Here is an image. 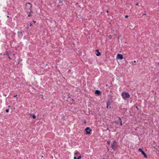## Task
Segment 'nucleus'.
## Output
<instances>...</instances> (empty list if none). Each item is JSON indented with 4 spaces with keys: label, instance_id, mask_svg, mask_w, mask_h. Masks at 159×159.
Masks as SVG:
<instances>
[{
    "label": "nucleus",
    "instance_id": "9",
    "mask_svg": "<svg viewBox=\"0 0 159 159\" xmlns=\"http://www.w3.org/2000/svg\"><path fill=\"white\" fill-rule=\"evenodd\" d=\"M109 105H110V104H109V102H107V108H108V109H110L111 108V107L110 106H109Z\"/></svg>",
    "mask_w": 159,
    "mask_h": 159
},
{
    "label": "nucleus",
    "instance_id": "27",
    "mask_svg": "<svg viewBox=\"0 0 159 159\" xmlns=\"http://www.w3.org/2000/svg\"><path fill=\"white\" fill-rule=\"evenodd\" d=\"M8 58H9V59H11V57H10V56H9V57H8Z\"/></svg>",
    "mask_w": 159,
    "mask_h": 159
},
{
    "label": "nucleus",
    "instance_id": "32",
    "mask_svg": "<svg viewBox=\"0 0 159 159\" xmlns=\"http://www.w3.org/2000/svg\"><path fill=\"white\" fill-rule=\"evenodd\" d=\"M107 12H108V10H107Z\"/></svg>",
    "mask_w": 159,
    "mask_h": 159
},
{
    "label": "nucleus",
    "instance_id": "10",
    "mask_svg": "<svg viewBox=\"0 0 159 159\" xmlns=\"http://www.w3.org/2000/svg\"><path fill=\"white\" fill-rule=\"evenodd\" d=\"M30 116H32L33 119H35L36 117V116L34 114H30Z\"/></svg>",
    "mask_w": 159,
    "mask_h": 159
},
{
    "label": "nucleus",
    "instance_id": "23",
    "mask_svg": "<svg viewBox=\"0 0 159 159\" xmlns=\"http://www.w3.org/2000/svg\"><path fill=\"white\" fill-rule=\"evenodd\" d=\"M109 38H110V39H111V36H109Z\"/></svg>",
    "mask_w": 159,
    "mask_h": 159
},
{
    "label": "nucleus",
    "instance_id": "8",
    "mask_svg": "<svg viewBox=\"0 0 159 159\" xmlns=\"http://www.w3.org/2000/svg\"><path fill=\"white\" fill-rule=\"evenodd\" d=\"M81 156L80 154V155L77 158L76 157H74V159H81Z\"/></svg>",
    "mask_w": 159,
    "mask_h": 159
},
{
    "label": "nucleus",
    "instance_id": "12",
    "mask_svg": "<svg viewBox=\"0 0 159 159\" xmlns=\"http://www.w3.org/2000/svg\"><path fill=\"white\" fill-rule=\"evenodd\" d=\"M123 55L121 54H120V60H122L123 59Z\"/></svg>",
    "mask_w": 159,
    "mask_h": 159
},
{
    "label": "nucleus",
    "instance_id": "36",
    "mask_svg": "<svg viewBox=\"0 0 159 159\" xmlns=\"http://www.w3.org/2000/svg\"><path fill=\"white\" fill-rule=\"evenodd\" d=\"M16 99H17V97H16Z\"/></svg>",
    "mask_w": 159,
    "mask_h": 159
},
{
    "label": "nucleus",
    "instance_id": "22",
    "mask_svg": "<svg viewBox=\"0 0 159 159\" xmlns=\"http://www.w3.org/2000/svg\"><path fill=\"white\" fill-rule=\"evenodd\" d=\"M136 6H138V5H139V3H137L136 4Z\"/></svg>",
    "mask_w": 159,
    "mask_h": 159
},
{
    "label": "nucleus",
    "instance_id": "18",
    "mask_svg": "<svg viewBox=\"0 0 159 159\" xmlns=\"http://www.w3.org/2000/svg\"><path fill=\"white\" fill-rule=\"evenodd\" d=\"M9 111V110H8V109H6V112H8V111Z\"/></svg>",
    "mask_w": 159,
    "mask_h": 159
},
{
    "label": "nucleus",
    "instance_id": "25",
    "mask_svg": "<svg viewBox=\"0 0 159 159\" xmlns=\"http://www.w3.org/2000/svg\"><path fill=\"white\" fill-rule=\"evenodd\" d=\"M32 24L31 23H30V26H32Z\"/></svg>",
    "mask_w": 159,
    "mask_h": 159
},
{
    "label": "nucleus",
    "instance_id": "34",
    "mask_svg": "<svg viewBox=\"0 0 159 159\" xmlns=\"http://www.w3.org/2000/svg\"><path fill=\"white\" fill-rule=\"evenodd\" d=\"M4 96H6V95H4Z\"/></svg>",
    "mask_w": 159,
    "mask_h": 159
},
{
    "label": "nucleus",
    "instance_id": "31",
    "mask_svg": "<svg viewBox=\"0 0 159 159\" xmlns=\"http://www.w3.org/2000/svg\"><path fill=\"white\" fill-rule=\"evenodd\" d=\"M7 54L8 55H9V54L7 53Z\"/></svg>",
    "mask_w": 159,
    "mask_h": 159
},
{
    "label": "nucleus",
    "instance_id": "1",
    "mask_svg": "<svg viewBox=\"0 0 159 159\" xmlns=\"http://www.w3.org/2000/svg\"><path fill=\"white\" fill-rule=\"evenodd\" d=\"M121 96L122 98L125 100H126L130 97V95L128 92H123L121 93Z\"/></svg>",
    "mask_w": 159,
    "mask_h": 159
},
{
    "label": "nucleus",
    "instance_id": "19",
    "mask_svg": "<svg viewBox=\"0 0 159 159\" xmlns=\"http://www.w3.org/2000/svg\"><path fill=\"white\" fill-rule=\"evenodd\" d=\"M128 17H129V16L128 15H126L125 16V18H127Z\"/></svg>",
    "mask_w": 159,
    "mask_h": 159
},
{
    "label": "nucleus",
    "instance_id": "4",
    "mask_svg": "<svg viewBox=\"0 0 159 159\" xmlns=\"http://www.w3.org/2000/svg\"><path fill=\"white\" fill-rule=\"evenodd\" d=\"M85 131L86 134H90V132L92 131L91 129L89 127H87L85 128Z\"/></svg>",
    "mask_w": 159,
    "mask_h": 159
},
{
    "label": "nucleus",
    "instance_id": "35",
    "mask_svg": "<svg viewBox=\"0 0 159 159\" xmlns=\"http://www.w3.org/2000/svg\"><path fill=\"white\" fill-rule=\"evenodd\" d=\"M7 17H9V16H7Z\"/></svg>",
    "mask_w": 159,
    "mask_h": 159
},
{
    "label": "nucleus",
    "instance_id": "13",
    "mask_svg": "<svg viewBox=\"0 0 159 159\" xmlns=\"http://www.w3.org/2000/svg\"><path fill=\"white\" fill-rule=\"evenodd\" d=\"M18 34L19 35H20L21 36H22V33L21 31H19L18 32Z\"/></svg>",
    "mask_w": 159,
    "mask_h": 159
},
{
    "label": "nucleus",
    "instance_id": "26",
    "mask_svg": "<svg viewBox=\"0 0 159 159\" xmlns=\"http://www.w3.org/2000/svg\"><path fill=\"white\" fill-rule=\"evenodd\" d=\"M17 96V95L16 94V95H15L14 96V97H16V96Z\"/></svg>",
    "mask_w": 159,
    "mask_h": 159
},
{
    "label": "nucleus",
    "instance_id": "14",
    "mask_svg": "<svg viewBox=\"0 0 159 159\" xmlns=\"http://www.w3.org/2000/svg\"><path fill=\"white\" fill-rule=\"evenodd\" d=\"M120 125H122V121H121V119L120 118Z\"/></svg>",
    "mask_w": 159,
    "mask_h": 159
},
{
    "label": "nucleus",
    "instance_id": "30",
    "mask_svg": "<svg viewBox=\"0 0 159 159\" xmlns=\"http://www.w3.org/2000/svg\"><path fill=\"white\" fill-rule=\"evenodd\" d=\"M33 21H34V23H35V22H36V21H34V20H33Z\"/></svg>",
    "mask_w": 159,
    "mask_h": 159
},
{
    "label": "nucleus",
    "instance_id": "24",
    "mask_svg": "<svg viewBox=\"0 0 159 159\" xmlns=\"http://www.w3.org/2000/svg\"><path fill=\"white\" fill-rule=\"evenodd\" d=\"M136 108L138 110H139V108L137 106H136Z\"/></svg>",
    "mask_w": 159,
    "mask_h": 159
},
{
    "label": "nucleus",
    "instance_id": "33",
    "mask_svg": "<svg viewBox=\"0 0 159 159\" xmlns=\"http://www.w3.org/2000/svg\"><path fill=\"white\" fill-rule=\"evenodd\" d=\"M15 55V54H13V55Z\"/></svg>",
    "mask_w": 159,
    "mask_h": 159
},
{
    "label": "nucleus",
    "instance_id": "2",
    "mask_svg": "<svg viewBox=\"0 0 159 159\" xmlns=\"http://www.w3.org/2000/svg\"><path fill=\"white\" fill-rule=\"evenodd\" d=\"M32 7V5L30 3H27L26 4L25 6V9H27L28 8L30 10V12L32 13H33V12L32 11L31 9Z\"/></svg>",
    "mask_w": 159,
    "mask_h": 159
},
{
    "label": "nucleus",
    "instance_id": "29",
    "mask_svg": "<svg viewBox=\"0 0 159 159\" xmlns=\"http://www.w3.org/2000/svg\"><path fill=\"white\" fill-rule=\"evenodd\" d=\"M146 15V14H143V15Z\"/></svg>",
    "mask_w": 159,
    "mask_h": 159
},
{
    "label": "nucleus",
    "instance_id": "16",
    "mask_svg": "<svg viewBox=\"0 0 159 159\" xmlns=\"http://www.w3.org/2000/svg\"><path fill=\"white\" fill-rule=\"evenodd\" d=\"M117 59H119V54H118L117 55Z\"/></svg>",
    "mask_w": 159,
    "mask_h": 159
},
{
    "label": "nucleus",
    "instance_id": "6",
    "mask_svg": "<svg viewBox=\"0 0 159 159\" xmlns=\"http://www.w3.org/2000/svg\"><path fill=\"white\" fill-rule=\"evenodd\" d=\"M96 51L98 52V53L96 54V55L97 56H99L101 55V53L99 52V50L98 49H96Z\"/></svg>",
    "mask_w": 159,
    "mask_h": 159
},
{
    "label": "nucleus",
    "instance_id": "20",
    "mask_svg": "<svg viewBox=\"0 0 159 159\" xmlns=\"http://www.w3.org/2000/svg\"><path fill=\"white\" fill-rule=\"evenodd\" d=\"M32 16V15H31V14H29L28 15V16H29V17H30V16Z\"/></svg>",
    "mask_w": 159,
    "mask_h": 159
},
{
    "label": "nucleus",
    "instance_id": "21",
    "mask_svg": "<svg viewBox=\"0 0 159 159\" xmlns=\"http://www.w3.org/2000/svg\"><path fill=\"white\" fill-rule=\"evenodd\" d=\"M25 28L27 29H29V26H27Z\"/></svg>",
    "mask_w": 159,
    "mask_h": 159
},
{
    "label": "nucleus",
    "instance_id": "17",
    "mask_svg": "<svg viewBox=\"0 0 159 159\" xmlns=\"http://www.w3.org/2000/svg\"><path fill=\"white\" fill-rule=\"evenodd\" d=\"M107 143L108 145H109L110 143V141H107Z\"/></svg>",
    "mask_w": 159,
    "mask_h": 159
},
{
    "label": "nucleus",
    "instance_id": "7",
    "mask_svg": "<svg viewBox=\"0 0 159 159\" xmlns=\"http://www.w3.org/2000/svg\"><path fill=\"white\" fill-rule=\"evenodd\" d=\"M95 93L98 95H99L100 94V92L99 90H96L95 91Z\"/></svg>",
    "mask_w": 159,
    "mask_h": 159
},
{
    "label": "nucleus",
    "instance_id": "3",
    "mask_svg": "<svg viewBox=\"0 0 159 159\" xmlns=\"http://www.w3.org/2000/svg\"><path fill=\"white\" fill-rule=\"evenodd\" d=\"M111 148L114 151L117 149L116 142L115 140L113 141V143L111 145Z\"/></svg>",
    "mask_w": 159,
    "mask_h": 159
},
{
    "label": "nucleus",
    "instance_id": "5",
    "mask_svg": "<svg viewBox=\"0 0 159 159\" xmlns=\"http://www.w3.org/2000/svg\"><path fill=\"white\" fill-rule=\"evenodd\" d=\"M139 151H140V152H141L142 154L144 155V157H145V158H147L148 157H147V154H146V153L144 152V151H143L142 149H141V148H139Z\"/></svg>",
    "mask_w": 159,
    "mask_h": 159
},
{
    "label": "nucleus",
    "instance_id": "11",
    "mask_svg": "<svg viewBox=\"0 0 159 159\" xmlns=\"http://www.w3.org/2000/svg\"><path fill=\"white\" fill-rule=\"evenodd\" d=\"M124 62L122 64H121V65H123L125 66H126L127 65V63L126 61H125V60H124Z\"/></svg>",
    "mask_w": 159,
    "mask_h": 159
},
{
    "label": "nucleus",
    "instance_id": "28",
    "mask_svg": "<svg viewBox=\"0 0 159 159\" xmlns=\"http://www.w3.org/2000/svg\"><path fill=\"white\" fill-rule=\"evenodd\" d=\"M136 62V61H134V63H135Z\"/></svg>",
    "mask_w": 159,
    "mask_h": 159
},
{
    "label": "nucleus",
    "instance_id": "15",
    "mask_svg": "<svg viewBox=\"0 0 159 159\" xmlns=\"http://www.w3.org/2000/svg\"><path fill=\"white\" fill-rule=\"evenodd\" d=\"M79 154V155H80V154L79 153V152H76L74 153V155H77V154Z\"/></svg>",
    "mask_w": 159,
    "mask_h": 159
}]
</instances>
